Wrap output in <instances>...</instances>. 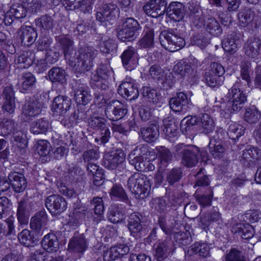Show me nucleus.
I'll use <instances>...</instances> for the list:
<instances>
[{
  "instance_id": "1",
  "label": "nucleus",
  "mask_w": 261,
  "mask_h": 261,
  "mask_svg": "<svg viewBox=\"0 0 261 261\" xmlns=\"http://www.w3.org/2000/svg\"><path fill=\"white\" fill-rule=\"evenodd\" d=\"M79 55L69 61V65L80 73H85L90 70L93 66V61L98 54V51L93 46H85L79 50Z\"/></svg>"
},
{
  "instance_id": "2",
  "label": "nucleus",
  "mask_w": 261,
  "mask_h": 261,
  "mask_svg": "<svg viewBox=\"0 0 261 261\" xmlns=\"http://www.w3.org/2000/svg\"><path fill=\"white\" fill-rule=\"evenodd\" d=\"M200 154V148L195 145L179 143L175 146V155L180 156L181 164L188 168L197 164Z\"/></svg>"
},
{
  "instance_id": "3",
  "label": "nucleus",
  "mask_w": 261,
  "mask_h": 261,
  "mask_svg": "<svg viewBox=\"0 0 261 261\" xmlns=\"http://www.w3.org/2000/svg\"><path fill=\"white\" fill-rule=\"evenodd\" d=\"M118 29L117 37L121 41H130L137 37L138 31L140 29L138 21L133 17H127L122 20Z\"/></svg>"
},
{
  "instance_id": "4",
  "label": "nucleus",
  "mask_w": 261,
  "mask_h": 261,
  "mask_svg": "<svg viewBox=\"0 0 261 261\" xmlns=\"http://www.w3.org/2000/svg\"><path fill=\"white\" fill-rule=\"evenodd\" d=\"M113 75V71L110 64L102 63L91 76V84L99 89L106 90L109 87V80Z\"/></svg>"
},
{
  "instance_id": "5",
  "label": "nucleus",
  "mask_w": 261,
  "mask_h": 261,
  "mask_svg": "<svg viewBox=\"0 0 261 261\" xmlns=\"http://www.w3.org/2000/svg\"><path fill=\"white\" fill-rule=\"evenodd\" d=\"M228 100L224 111L226 113H232L240 111L243 105L247 100V97L243 92L234 85L227 94Z\"/></svg>"
},
{
  "instance_id": "6",
  "label": "nucleus",
  "mask_w": 261,
  "mask_h": 261,
  "mask_svg": "<svg viewBox=\"0 0 261 261\" xmlns=\"http://www.w3.org/2000/svg\"><path fill=\"white\" fill-rule=\"evenodd\" d=\"M159 39L162 46L170 52L178 50L185 45L183 38L171 32H162Z\"/></svg>"
},
{
  "instance_id": "7",
  "label": "nucleus",
  "mask_w": 261,
  "mask_h": 261,
  "mask_svg": "<svg viewBox=\"0 0 261 261\" xmlns=\"http://www.w3.org/2000/svg\"><path fill=\"white\" fill-rule=\"evenodd\" d=\"M125 160V155L121 149H116L106 152L103 157L104 167L109 170H114L122 167Z\"/></svg>"
},
{
  "instance_id": "8",
  "label": "nucleus",
  "mask_w": 261,
  "mask_h": 261,
  "mask_svg": "<svg viewBox=\"0 0 261 261\" xmlns=\"http://www.w3.org/2000/svg\"><path fill=\"white\" fill-rule=\"evenodd\" d=\"M45 205L53 215H60L65 211L67 207V203L65 199L57 194H53L47 197L45 200Z\"/></svg>"
},
{
  "instance_id": "9",
  "label": "nucleus",
  "mask_w": 261,
  "mask_h": 261,
  "mask_svg": "<svg viewBox=\"0 0 261 261\" xmlns=\"http://www.w3.org/2000/svg\"><path fill=\"white\" fill-rule=\"evenodd\" d=\"M105 115L111 121H117L124 117L127 113L126 107L118 100L110 102L105 111Z\"/></svg>"
},
{
  "instance_id": "10",
  "label": "nucleus",
  "mask_w": 261,
  "mask_h": 261,
  "mask_svg": "<svg viewBox=\"0 0 261 261\" xmlns=\"http://www.w3.org/2000/svg\"><path fill=\"white\" fill-rule=\"evenodd\" d=\"M167 5L165 0H149L143 6V10L147 15L158 18L165 13Z\"/></svg>"
},
{
  "instance_id": "11",
  "label": "nucleus",
  "mask_w": 261,
  "mask_h": 261,
  "mask_svg": "<svg viewBox=\"0 0 261 261\" xmlns=\"http://www.w3.org/2000/svg\"><path fill=\"white\" fill-rule=\"evenodd\" d=\"M35 209L33 201L23 199L18 202L17 210V218L19 223L21 225H27L29 222L28 213L34 211Z\"/></svg>"
},
{
  "instance_id": "12",
  "label": "nucleus",
  "mask_w": 261,
  "mask_h": 261,
  "mask_svg": "<svg viewBox=\"0 0 261 261\" xmlns=\"http://www.w3.org/2000/svg\"><path fill=\"white\" fill-rule=\"evenodd\" d=\"M118 93L129 100L135 99L139 96V91L134 80L122 83L118 89Z\"/></svg>"
},
{
  "instance_id": "13",
  "label": "nucleus",
  "mask_w": 261,
  "mask_h": 261,
  "mask_svg": "<svg viewBox=\"0 0 261 261\" xmlns=\"http://www.w3.org/2000/svg\"><path fill=\"white\" fill-rule=\"evenodd\" d=\"M221 132L217 131L215 135L210 139L208 144L210 151L214 158L220 159L224 156L225 148L221 144L222 138H220L219 134Z\"/></svg>"
},
{
  "instance_id": "14",
  "label": "nucleus",
  "mask_w": 261,
  "mask_h": 261,
  "mask_svg": "<svg viewBox=\"0 0 261 261\" xmlns=\"http://www.w3.org/2000/svg\"><path fill=\"white\" fill-rule=\"evenodd\" d=\"M48 221L47 215L44 210L40 211L31 218L30 227L36 233L42 235L43 229Z\"/></svg>"
},
{
  "instance_id": "15",
  "label": "nucleus",
  "mask_w": 261,
  "mask_h": 261,
  "mask_svg": "<svg viewBox=\"0 0 261 261\" xmlns=\"http://www.w3.org/2000/svg\"><path fill=\"white\" fill-rule=\"evenodd\" d=\"M122 63L124 68L132 70L138 65V57L136 49L132 46H129L121 56Z\"/></svg>"
},
{
  "instance_id": "16",
  "label": "nucleus",
  "mask_w": 261,
  "mask_h": 261,
  "mask_svg": "<svg viewBox=\"0 0 261 261\" xmlns=\"http://www.w3.org/2000/svg\"><path fill=\"white\" fill-rule=\"evenodd\" d=\"M71 106V100L67 96L59 95L53 102L52 110L57 115H63L66 113Z\"/></svg>"
},
{
  "instance_id": "17",
  "label": "nucleus",
  "mask_w": 261,
  "mask_h": 261,
  "mask_svg": "<svg viewBox=\"0 0 261 261\" xmlns=\"http://www.w3.org/2000/svg\"><path fill=\"white\" fill-rule=\"evenodd\" d=\"M56 40L62 46L65 58L67 63L74 59L75 50L72 48L73 41L68 37L64 35L58 36Z\"/></svg>"
},
{
  "instance_id": "18",
  "label": "nucleus",
  "mask_w": 261,
  "mask_h": 261,
  "mask_svg": "<svg viewBox=\"0 0 261 261\" xmlns=\"http://www.w3.org/2000/svg\"><path fill=\"white\" fill-rule=\"evenodd\" d=\"M261 39L254 37L250 38L245 43L244 49L245 55L249 58L255 59L260 54Z\"/></svg>"
},
{
  "instance_id": "19",
  "label": "nucleus",
  "mask_w": 261,
  "mask_h": 261,
  "mask_svg": "<svg viewBox=\"0 0 261 261\" xmlns=\"http://www.w3.org/2000/svg\"><path fill=\"white\" fill-rule=\"evenodd\" d=\"M170 108L175 112L186 111L188 108L189 100L186 94L178 92L169 101Z\"/></svg>"
},
{
  "instance_id": "20",
  "label": "nucleus",
  "mask_w": 261,
  "mask_h": 261,
  "mask_svg": "<svg viewBox=\"0 0 261 261\" xmlns=\"http://www.w3.org/2000/svg\"><path fill=\"white\" fill-rule=\"evenodd\" d=\"M8 178L15 192H22L27 188V180L23 174L18 172H13L9 174Z\"/></svg>"
},
{
  "instance_id": "21",
  "label": "nucleus",
  "mask_w": 261,
  "mask_h": 261,
  "mask_svg": "<svg viewBox=\"0 0 261 261\" xmlns=\"http://www.w3.org/2000/svg\"><path fill=\"white\" fill-rule=\"evenodd\" d=\"M61 3L67 10L80 8L86 13L92 9V0H62Z\"/></svg>"
},
{
  "instance_id": "22",
  "label": "nucleus",
  "mask_w": 261,
  "mask_h": 261,
  "mask_svg": "<svg viewBox=\"0 0 261 261\" xmlns=\"http://www.w3.org/2000/svg\"><path fill=\"white\" fill-rule=\"evenodd\" d=\"M18 34L21 44L25 46L32 45L37 37V34L35 29L30 26L21 27L18 31Z\"/></svg>"
},
{
  "instance_id": "23",
  "label": "nucleus",
  "mask_w": 261,
  "mask_h": 261,
  "mask_svg": "<svg viewBox=\"0 0 261 261\" xmlns=\"http://www.w3.org/2000/svg\"><path fill=\"white\" fill-rule=\"evenodd\" d=\"M41 103L35 99L28 100L22 108V114L27 118H30L39 115L41 112Z\"/></svg>"
},
{
  "instance_id": "24",
  "label": "nucleus",
  "mask_w": 261,
  "mask_h": 261,
  "mask_svg": "<svg viewBox=\"0 0 261 261\" xmlns=\"http://www.w3.org/2000/svg\"><path fill=\"white\" fill-rule=\"evenodd\" d=\"M158 167L160 170H164L168 164L171 163L173 155L171 152L164 146L156 147Z\"/></svg>"
},
{
  "instance_id": "25",
  "label": "nucleus",
  "mask_w": 261,
  "mask_h": 261,
  "mask_svg": "<svg viewBox=\"0 0 261 261\" xmlns=\"http://www.w3.org/2000/svg\"><path fill=\"white\" fill-rule=\"evenodd\" d=\"M261 160V150L257 147H251L243 150L241 162L246 166Z\"/></svg>"
},
{
  "instance_id": "26",
  "label": "nucleus",
  "mask_w": 261,
  "mask_h": 261,
  "mask_svg": "<svg viewBox=\"0 0 261 261\" xmlns=\"http://www.w3.org/2000/svg\"><path fill=\"white\" fill-rule=\"evenodd\" d=\"M4 102L3 105V110L9 113H12L15 108V94L12 88L6 87L3 92Z\"/></svg>"
},
{
  "instance_id": "27",
  "label": "nucleus",
  "mask_w": 261,
  "mask_h": 261,
  "mask_svg": "<svg viewBox=\"0 0 261 261\" xmlns=\"http://www.w3.org/2000/svg\"><path fill=\"white\" fill-rule=\"evenodd\" d=\"M74 99L79 105H86L91 100V95L85 85L81 84L74 89Z\"/></svg>"
},
{
  "instance_id": "28",
  "label": "nucleus",
  "mask_w": 261,
  "mask_h": 261,
  "mask_svg": "<svg viewBox=\"0 0 261 261\" xmlns=\"http://www.w3.org/2000/svg\"><path fill=\"white\" fill-rule=\"evenodd\" d=\"M172 245L170 242H162L158 243L154 248V256L158 261L166 258L172 251Z\"/></svg>"
},
{
  "instance_id": "29",
  "label": "nucleus",
  "mask_w": 261,
  "mask_h": 261,
  "mask_svg": "<svg viewBox=\"0 0 261 261\" xmlns=\"http://www.w3.org/2000/svg\"><path fill=\"white\" fill-rule=\"evenodd\" d=\"M167 13L171 19L179 21L184 17V6L180 3L172 2L167 8Z\"/></svg>"
},
{
  "instance_id": "30",
  "label": "nucleus",
  "mask_w": 261,
  "mask_h": 261,
  "mask_svg": "<svg viewBox=\"0 0 261 261\" xmlns=\"http://www.w3.org/2000/svg\"><path fill=\"white\" fill-rule=\"evenodd\" d=\"M41 245L45 251L48 252H56L59 247L58 238L54 233L45 235L41 241Z\"/></svg>"
},
{
  "instance_id": "31",
  "label": "nucleus",
  "mask_w": 261,
  "mask_h": 261,
  "mask_svg": "<svg viewBox=\"0 0 261 261\" xmlns=\"http://www.w3.org/2000/svg\"><path fill=\"white\" fill-rule=\"evenodd\" d=\"M87 242L83 234L74 236L70 241L68 250L72 252H83L87 248Z\"/></svg>"
},
{
  "instance_id": "32",
  "label": "nucleus",
  "mask_w": 261,
  "mask_h": 261,
  "mask_svg": "<svg viewBox=\"0 0 261 261\" xmlns=\"http://www.w3.org/2000/svg\"><path fill=\"white\" fill-rule=\"evenodd\" d=\"M35 58V54L32 50H28L22 53L15 59V64L20 68H27L30 67Z\"/></svg>"
},
{
  "instance_id": "33",
  "label": "nucleus",
  "mask_w": 261,
  "mask_h": 261,
  "mask_svg": "<svg viewBox=\"0 0 261 261\" xmlns=\"http://www.w3.org/2000/svg\"><path fill=\"white\" fill-rule=\"evenodd\" d=\"M232 231L235 234H238L244 239H250L254 234L253 227L248 223L246 224H239L233 226Z\"/></svg>"
},
{
  "instance_id": "34",
  "label": "nucleus",
  "mask_w": 261,
  "mask_h": 261,
  "mask_svg": "<svg viewBox=\"0 0 261 261\" xmlns=\"http://www.w3.org/2000/svg\"><path fill=\"white\" fill-rule=\"evenodd\" d=\"M142 216L138 213H133L129 217L128 228L132 234L138 233L142 229Z\"/></svg>"
},
{
  "instance_id": "35",
  "label": "nucleus",
  "mask_w": 261,
  "mask_h": 261,
  "mask_svg": "<svg viewBox=\"0 0 261 261\" xmlns=\"http://www.w3.org/2000/svg\"><path fill=\"white\" fill-rule=\"evenodd\" d=\"M51 127L49 121L41 118L33 122L30 127L31 132L35 135L43 134L48 131Z\"/></svg>"
},
{
  "instance_id": "36",
  "label": "nucleus",
  "mask_w": 261,
  "mask_h": 261,
  "mask_svg": "<svg viewBox=\"0 0 261 261\" xmlns=\"http://www.w3.org/2000/svg\"><path fill=\"white\" fill-rule=\"evenodd\" d=\"M108 219L113 223H118L124 220V210L121 205H111L108 213Z\"/></svg>"
},
{
  "instance_id": "37",
  "label": "nucleus",
  "mask_w": 261,
  "mask_h": 261,
  "mask_svg": "<svg viewBox=\"0 0 261 261\" xmlns=\"http://www.w3.org/2000/svg\"><path fill=\"white\" fill-rule=\"evenodd\" d=\"M140 132L141 137L147 142L155 141L159 135L158 128L154 124H151L147 127L142 128Z\"/></svg>"
},
{
  "instance_id": "38",
  "label": "nucleus",
  "mask_w": 261,
  "mask_h": 261,
  "mask_svg": "<svg viewBox=\"0 0 261 261\" xmlns=\"http://www.w3.org/2000/svg\"><path fill=\"white\" fill-rule=\"evenodd\" d=\"M142 182H140L138 187L140 190L138 193H135V195L137 198L140 199H144L149 195L151 190V181L148 177L143 174L141 178Z\"/></svg>"
},
{
  "instance_id": "39",
  "label": "nucleus",
  "mask_w": 261,
  "mask_h": 261,
  "mask_svg": "<svg viewBox=\"0 0 261 261\" xmlns=\"http://www.w3.org/2000/svg\"><path fill=\"white\" fill-rule=\"evenodd\" d=\"M210 248L207 244L195 243L189 247L188 252L190 255L198 253L199 255L206 257L210 255Z\"/></svg>"
},
{
  "instance_id": "40",
  "label": "nucleus",
  "mask_w": 261,
  "mask_h": 261,
  "mask_svg": "<svg viewBox=\"0 0 261 261\" xmlns=\"http://www.w3.org/2000/svg\"><path fill=\"white\" fill-rule=\"evenodd\" d=\"M204 26L206 30L214 36H218L222 32L219 22L213 17H210L205 20Z\"/></svg>"
},
{
  "instance_id": "41",
  "label": "nucleus",
  "mask_w": 261,
  "mask_h": 261,
  "mask_svg": "<svg viewBox=\"0 0 261 261\" xmlns=\"http://www.w3.org/2000/svg\"><path fill=\"white\" fill-rule=\"evenodd\" d=\"M22 82L19 87L21 93H25L32 89L36 82V79L31 73H27L21 76Z\"/></svg>"
},
{
  "instance_id": "42",
  "label": "nucleus",
  "mask_w": 261,
  "mask_h": 261,
  "mask_svg": "<svg viewBox=\"0 0 261 261\" xmlns=\"http://www.w3.org/2000/svg\"><path fill=\"white\" fill-rule=\"evenodd\" d=\"M254 16V10L251 8H245L238 14L240 24L242 27H246L252 21Z\"/></svg>"
},
{
  "instance_id": "43",
  "label": "nucleus",
  "mask_w": 261,
  "mask_h": 261,
  "mask_svg": "<svg viewBox=\"0 0 261 261\" xmlns=\"http://www.w3.org/2000/svg\"><path fill=\"white\" fill-rule=\"evenodd\" d=\"M66 72L63 69L54 67L48 72V76L53 82L64 83L66 82Z\"/></svg>"
},
{
  "instance_id": "44",
  "label": "nucleus",
  "mask_w": 261,
  "mask_h": 261,
  "mask_svg": "<svg viewBox=\"0 0 261 261\" xmlns=\"http://www.w3.org/2000/svg\"><path fill=\"white\" fill-rule=\"evenodd\" d=\"M199 125L201 132L205 134L212 132L215 128L214 121L207 114H204L202 115Z\"/></svg>"
},
{
  "instance_id": "45",
  "label": "nucleus",
  "mask_w": 261,
  "mask_h": 261,
  "mask_svg": "<svg viewBox=\"0 0 261 261\" xmlns=\"http://www.w3.org/2000/svg\"><path fill=\"white\" fill-rule=\"evenodd\" d=\"M36 24L40 29L49 31L54 28L55 22L51 16L45 14L36 20Z\"/></svg>"
},
{
  "instance_id": "46",
  "label": "nucleus",
  "mask_w": 261,
  "mask_h": 261,
  "mask_svg": "<svg viewBox=\"0 0 261 261\" xmlns=\"http://www.w3.org/2000/svg\"><path fill=\"white\" fill-rule=\"evenodd\" d=\"M143 174L139 173H136L132 175L127 180V188L134 194L138 193L140 191L139 188V185L142 182L141 178Z\"/></svg>"
},
{
  "instance_id": "47",
  "label": "nucleus",
  "mask_w": 261,
  "mask_h": 261,
  "mask_svg": "<svg viewBox=\"0 0 261 261\" xmlns=\"http://www.w3.org/2000/svg\"><path fill=\"white\" fill-rule=\"evenodd\" d=\"M244 133L245 128L243 125L233 122L229 126L227 135L230 139L235 140L244 135Z\"/></svg>"
},
{
  "instance_id": "48",
  "label": "nucleus",
  "mask_w": 261,
  "mask_h": 261,
  "mask_svg": "<svg viewBox=\"0 0 261 261\" xmlns=\"http://www.w3.org/2000/svg\"><path fill=\"white\" fill-rule=\"evenodd\" d=\"M15 122L13 120L0 119V135L8 136L13 132Z\"/></svg>"
},
{
  "instance_id": "49",
  "label": "nucleus",
  "mask_w": 261,
  "mask_h": 261,
  "mask_svg": "<svg viewBox=\"0 0 261 261\" xmlns=\"http://www.w3.org/2000/svg\"><path fill=\"white\" fill-rule=\"evenodd\" d=\"M149 74L152 78L156 81H161L163 84L168 82V79L164 74V70L159 65H153L149 69Z\"/></svg>"
},
{
  "instance_id": "50",
  "label": "nucleus",
  "mask_w": 261,
  "mask_h": 261,
  "mask_svg": "<svg viewBox=\"0 0 261 261\" xmlns=\"http://www.w3.org/2000/svg\"><path fill=\"white\" fill-rule=\"evenodd\" d=\"M260 118V113L255 107L247 108L246 109L244 120L250 124L256 123Z\"/></svg>"
},
{
  "instance_id": "51",
  "label": "nucleus",
  "mask_w": 261,
  "mask_h": 261,
  "mask_svg": "<svg viewBox=\"0 0 261 261\" xmlns=\"http://www.w3.org/2000/svg\"><path fill=\"white\" fill-rule=\"evenodd\" d=\"M100 10L104 12V15L108 17V19L112 20L115 18L119 14V9L117 6L113 3L105 4L102 5Z\"/></svg>"
},
{
  "instance_id": "52",
  "label": "nucleus",
  "mask_w": 261,
  "mask_h": 261,
  "mask_svg": "<svg viewBox=\"0 0 261 261\" xmlns=\"http://www.w3.org/2000/svg\"><path fill=\"white\" fill-rule=\"evenodd\" d=\"M142 94L144 98L153 103H158L160 99V95L159 93L155 89L150 87H143Z\"/></svg>"
},
{
  "instance_id": "53",
  "label": "nucleus",
  "mask_w": 261,
  "mask_h": 261,
  "mask_svg": "<svg viewBox=\"0 0 261 261\" xmlns=\"http://www.w3.org/2000/svg\"><path fill=\"white\" fill-rule=\"evenodd\" d=\"M174 71L178 74L185 76L191 74L193 72V69L191 65L188 63L180 62L174 66Z\"/></svg>"
},
{
  "instance_id": "54",
  "label": "nucleus",
  "mask_w": 261,
  "mask_h": 261,
  "mask_svg": "<svg viewBox=\"0 0 261 261\" xmlns=\"http://www.w3.org/2000/svg\"><path fill=\"white\" fill-rule=\"evenodd\" d=\"M147 159H144V156L139 154L131 159H129V163L133 165L136 170L141 172H144L146 169L145 162Z\"/></svg>"
},
{
  "instance_id": "55",
  "label": "nucleus",
  "mask_w": 261,
  "mask_h": 261,
  "mask_svg": "<svg viewBox=\"0 0 261 261\" xmlns=\"http://www.w3.org/2000/svg\"><path fill=\"white\" fill-rule=\"evenodd\" d=\"M222 46L227 52L233 54L237 51V44L232 35H229L222 42Z\"/></svg>"
},
{
  "instance_id": "56",
  "label": "nucleus",
  "mask_w": 261,
  "mask_h": 261,
  "mask_svg": "<svg viewBox=\"0 0 261 261\" xmlns=\"http://www.w3.org/2000/svg\"><path fill=\"white\" fill-rule=\"evenodd\" d=\"M187 5L191 17L194 19L195 21L199 20L200 23L202 24V20L201 18V10L197 2L191 1Z\"/></svg>"
},
{
  "instance_id": "57",
  "label": "nucleus",
  "mask_w": 261,
  "mask_h": 261,
  "mask_svg": "<svg viewBox=\"0 0 261 261\" xmlns=\"http://www.w3.org/2000/svg\"><path fill=\"white\" fill-rule=\"evenodd\" d=\"M182 176V172L180 168H174L167 174L166 180L169 185H173L178 181Z\"/></svg>"
},
{
  "instance_id": "58",
  "label": "nucleus",
  "mask_w": 261,
  "mask_h": 261,
  "mask_svg": "<svg viewBox=\"0 0 261 261\" xmlns=\"http://www.w3.org/2000/svg\"><path fill=\"white\" fill-rule=\"evenodd\" d=\"M205 79L206 84L212 87L220 86L223 82L222 77L208 71L206 72L205 73Z\"/></svg>"
},
{
  "instance_id": "59",
  "label": "nucleus",
  "mask_w": 261,
  "mask_h": 261,
  "mask_svg": "<svg viewBox=\"0 0 261 261\" xmlns=\"http://www.w3.org/2000/svg\"><path fill=\"white\" fill-rule=\"evenodd\" d=\"M110 194L111 196L118 198L123 201H126L128 200L126 193L120 185H114Z\"/></svg>"
},
{
  "instance_id": "60",
  "label": "nucleus",
  "mask_w": 261,
  "mask_h": 261,
  "mask_svg": "<svg viewBox=\"0 0 261 261\" xmlns=\"http://www.w3.org/2000/svg\"><path fill=\"white\" fill-rule=\"evenodd\" d=\"M106 122L105 119L94 116L90 117L88 121L89 125L95 129H103L105 127Z\"/></svg>"
},
{
  "instance_id": "61",
  "label": "nucleus",
  "mask_w": 261,
  "mask_h": 261,
  "mask_svg": "<svg viewBox=\"0 0 261 261\" xmlns=\"http://www.w3.org/2000/svg\"><path fill=\"white\" fill-rule=\"evenodd\" d=\"M154 33L152 30H147L144 36L139 42V46L142 48L151 46L153 43Z\"/></svg>"
},
{
  "instance_id": "62",
  "label": "nucleus",
  "mask_w": 261,
  "mask_h": 261,
  "mask_svg": "<svg viewBox=\"0 0 261 261\" xmlns=\"http://www.w3.org/2000/svg\"><path fill=\"white\" fill-rule=\"evenodd\" d=\"M60 56L59 49L54 46L46 50L45 59L49 64H53L58 61Z\"/></svg>"
},
{
  "instance_id": "63",
  "label": "nucleus",
  "mask_w": 261,
  "mask_h": 261,
  "mask_svg": "<svg viewBox=\"0 0 261 261\" xmlns=\"http://www.w3.org/2000/svg\"><path fill=\"white\" fill-rule=\"evenodd\" d=\"M13 141L20 148L23 149L27 147V136L22 132H17L14 134Z\"/></svg>"
},
{
  "instance_id": "64",
  "label": "nucleus",
  "mask_w": 261,
  "mask_h": 261,
  "mask_svg": "<svg viewBox=\"0 0 261 261\" xmlns=\"http://www.w3.org/2000/svg\"><path fill=\"white\" fill-rule=\"evenodd\" d=\"M51 145L47 141L40 140L37 145V150L40 156H47L50 151Z\"/></svg>"
}]
</instances>
